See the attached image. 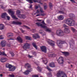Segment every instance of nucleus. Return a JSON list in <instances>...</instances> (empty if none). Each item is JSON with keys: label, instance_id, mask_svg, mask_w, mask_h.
Returning a JSON list of instances; mask_svg holds the SVG:
<instances>
[{"label": "nucleus", "instance_id": "obj_1", "mask_svg": "<svg viewBox=\"0 0 77 77\" xmlns=\"http://www.w3.org/2000/svg\"><path fill=\"white\" fill-rule=\"evenodd\" d=\"M36 24L38 26H40L41 27L45 29V31H46V32H51V29L47 28V27L46 26V25L44 21H43L41 23H36Z\"/></svg>", "mask_w": 77, "mask_h": 77}, {"label": "nucleus", "instance_id": "obj_2", "mask_svg": "<svg viewBox=\"0 0 77 77\" xmlns=\"http://www.w3.org/2000/svg\"><path fill=\"white\" fill-rule=\"evenodd\" d=\"M64 23L67 24L69 26H74L75 23L74 20L71 19H68L64 20Z\"/></svg>", "mask_w": 77, "mask_h": 77}, {"label": "nucleus", "instance_id": "obj_3", "mask_svg": "<svg viewBox=\"0 0 77 77\" xmlns=\"http://www.w3.org/2000/svg\"><path fill=\"white\" fill-rule=\"evenodd\" d=\"M7 68H9V70L10 71H14L15 69H16V67L14 66H12L11 65L9 64H7L6 65Z\"/></svg>", "mask_w": 77, "mask_h": 77}, {"label": "nucleus", "instance_id": "obj_4", "mask_svg": "<svg viewBox=\"0 0 77 77\" xmlns=\"http://www.w3.org/2000/svg\"><path fill=\"white\" fill-rule=\"evenodd\" d=\"M20 11L19 10H17V15L18 17L20 18H23L24 19L26 17L25 15L23 14H20Z\"/></svg>", "mask_w": 77, "mask_h": 77}, {"label": "nucleus", "instance_id": "obj_5", "mask_svg": "<svg viewBox=\"0 0 77 77\" xmlns=\"http://www.w3.org/2000/svg\"><path fill=\"white\" fill-rule=\"evenodd\" d=\"M8 12L9 13L11 14V15L12 17L14 19H15L16 20L18 19V18L16 17H15V16L14 15L15 14L14 11H12V9H10L8 10Z\"/></svg>", "mask_w": 77, "mask_h": 77}, {"label": "nucleus", "instance_id": "obj_6", "mask_svg": "<svg viewBox=\"0 0 77 77\" xmlns=\"http://www.w3.org/2000/svg\"><path fill=\"white\" fill-rule=\"evenodd\" d=\"M56 34L58 36H63L64 35L62 30L60 29H58L57 30Z\"/></svg>", "mask_w": 77, "mask_h": 77}, {"label": "nucleus", "instance_id": "obj_7", "mask_svg": "<svg viewBox=\"0 0 77 77\" xmlns=\"http://www.w3.org/2000/svg\"><path fill=\"white\" fill-rule=\"evenodd\" d=\"M57 44L59 48H63V46L62 45V44L63 43L62 41L60 40L57 41Z\"/></svg>", "mask_w": 77, "mask_h": 77}, {"label": "nucleus", "instance_id": "obj_8", "mask_svg": "<svg viewBox=\"0 0 77 77\" xmlns=\"http://www.w3.org/2000/svg\"><path fill=\"white\" fill-rule=\"evenodd\" d=\"M46 41L49 44L51 45V46H54V42H53L52 40L47 39H46Z\"/></svg>", "mask_w": 77, "mask_h": 77}, {"label": "nucleus", "instance_id": "obj_9", "mask_svg": "<svg viewBox=\"0 0 77 77\" xmlns=\"http://www.w3.org/2000/svg\"><path fill=\"white\" fill-rule=\"evenodd\" d=\"M58 63L61 65L63 63V58L62 57H60L59 58V59L57 60Z\"/></svg>", "mask_w": 77, "mask_h": 77}, {"label": "nucleus", "instance_id": "obj_10", "mask_svg": "<svg viewBox=\"0 0 77 77\" xmlns=\"http://www.w3.org/2000/svg\"><path fill=\"white\" fill-rule=\"evenodd\" d=\"M69 44L70 45V47L72 49H73L74 48V47H75V44L74 42L70 41L69 42Z\"/></svg>", "mask_w": 77, "mask_h": 77}, {"label": "nucleus", "instance_id": "obj_11", "mask_svg": "<svg viewBox=\"0 0 77 77\" xmlns=\"http://www.w3.org/2000/svg\"><path fill=\"white\" fill-rule=\"evenodd\" d=\"M40 8V11L41 12V13H43L44 12V11H43V10L40 7V5H35V9H38V8Z\"/></svg>", "mask_w": 77, "mask_h": 77}, {"label": "nucleus", "instance_id": "obj_12", "mask_svg": "<svg viewBox=\"0 0 77 77\" xmlns=\"http://www.w3.org/2000/svg\"><path fill=\"white\" fill-rule=\"evenodd\" d=\"M32 71V69L31 68H29V70H27L25 72H23V73L25 75H28L29 74L30 72H31Z\"/></svg>", "mask_w": 77, "mask_h": 77}, {"label": "nucleus", "instance_id": "obj_13", "mask_svg": "<svg viewBox=\"0 0 77 77\" xmlns=\"http://www.w3.org/2000/svg\"><path fill=\"white\" fill-rule=\"evenodd\" d=\"M41 48V50L44 53H46L47 52V48H46V47L44 46H42L40 47Z\"/></svg>", "mask_w": 77, "mask_h": 77}, {"label": "nucleus", "instance_id": "obj_14", "mask_svg": "<svg viewBox=\"0 0 77 77\" xmlns=\"http://www.w3.org/2000/svg\"><path fill=\"white\" fill-rule=\"evenodd\" d=\"M23 48H30V44L27 43L25 44L23 46Z\"/></svg>", "mask_w": 77, "mask_h": 77}, {"label": "nucleus", "instance_id": "obj_15", "mask_svg": "<svg viewBox=\"0 0 77 77\" xmlns=\"http://www.w3.org/2000/svg\"><path fill=\"white\" fill-rule=\"evenodd\" d=\"M12 24H13L21 25V22H18L17 21H13L12 22Z\"/></svg>", "mask_w": 77, "mask_h": 77}, {"label": "nucleus", "instance_id": "obj_16", "mask_svg": "<svg viewBox=\"0 0 77 77\" xmlns=\"http://www.w3.org/2000/svg\"><path fill=\"white\" fill-rule=\"evenodd\" d=\"M64 32L65 33H70V30H69V29L67 28H65L64 29Z\"/></svg>", "mask_w": 77, "mask_h": 77}, {"label": "nucleus", "instance_id": "obj_17", "mask_svg": "<svg viewBox=\"0 0 77 77\" xmlns=\"http://www.w3.org/2000/svg\"><path fill=\"white\" fill-rule=\"evenodd\" d=\"M33 38H34V39H36V38H39V35H38V34H36L33 35Z\"/></svg>", "mask_w": 77, "mask_h": 77}, {"label": "nucleus", "instance_id": "obj_18", "mask_svg": "<svg viewBox=\"0 0 77 77\" xmlns=\"http://www.w3.org/2000/svg\"><path fill=\"white\" fill-rule=\"evenodd\" d=\"M6 41H2L1 42V45L2 47H5V43Z\"/></svg>", "mask_w": 77, "mask_h": 77}, {"label": "nucleus", "instance_id": "obj_19", "mask_svg": "<svg viewBox=\"0 0 77 77\" xmlns=\"http://www.w3.org/2000/svg\"><path fill=\"white\" fill-rule=\"evenodd\" d=\"M40 12H41V11H40V10H37L36 11V13H33L32 14V15H36L37 14H39L40 13Z\"/></svg>", "mask_w": 77, "mask_h": 77}, {"label": "nucleus", "instance_id": "obj_20", "mask_svg": "<svg viewBox=\"0 0 77 77\" xmlns=\"http://www.w3.org/2000/svg\"><path fill=\"white\" fill-rule=\"evenodd\" d=\"M25 68H30L31 67V66H30V64H29V63H26L25 64Z\"/></svg>", "mask_w": 77, "mask_h": 77}, {"label": "nucleus", "instance_id": "obj_21", "mask_svg": "<svg viewBox=\"0 0 77 77\" xmlns=\"http://www.w3.org/2000/svg\"><path fill=\"white\" fill-rule=\"evenodd\" d=\"M58 19L60 20H63L64 19V17L63 15H60L58 17Z\"/></svg>", "mask_w": 77, "mask_h": 77}, {"label": "nucleus", "instance_id": "obj_22", "mask_svg": "<svg viewBox=\"0 0 77 77\" xmlns=\"http://www.w3.org/2000/svg\"><path fill=\"white\" fill-rule=\"evenodd\" d=\"M7 14L6 13H3L2 14L1 17L2 18H5Z\"/></svg>", "mask_w": 77, "mask_h": 77}, {"label": "nucleus", "instance_id": "obj_23", "mask_svg": "<svg viewBox=\"0 0 77 77\" xmlns=\"http://www.w3.org/2000/svg\"><path fill=\"white\" fill-rule=\"evenodd\" d=\"M17 39L20 42H23V39L20 36L17 38Z\"/></svg>", "mask_w": 77, "mask_h": 77}, {"label": "nucleus", "instance_id": "obj_24", "mask_svg": "<svg viewBox=\"0 0 77 77\" xmlns=\"http://www.w3.org/2000/svg\"><path fill=\"white\" fill-rule=\"evenodd\" d=\"M49 66H50V67H52V68L55 67V65H54V63H50L49 64Z\"/></svg>", "mask_w": 77, "mask_h": 77}, {"label": "nucleus", "instance_id": "obj_25", "mask_svg": "<svg viewBox=\"0 0 77 77\" xmlns=\"http://www.w3.org/2000/svg\"><path fill=\"white\" fill-rule=\"evenodd\" d=\"M5 29V26L3 24H0V30H3Z\"/></svg>", "mask_w": 77, "mask_h": 77}, {"label": "nucleus", "instance_id": "obj_26", "mask_svg": "<svg viewBox=\"0 0 77 77\" xmlns=\"http://www.w3.org/2000/svg\"><path fill=\"white\" fill-rule=\"evenodd\" d=\"M61 53L64 54L65 56H68V55H69V52H61Z\"/></svg>", "mask_w": 77, "mask_h": 77}, {"label": "nucleus", "instance_id": "obj_27", "mask_svg": "<svg viewBox=\"0 0 77 77\" xmlns=\"http://www.w3.org/2000/svg\"><path fill=\"white\" fill-rule=\"evenodd\" d=\"M32 45H33V47L35 48V49H36V50L38 49V47H37V46H36V43L35 42L33 43Z\"/></svg>", "mask_w": 77, "mask_h": 77}, {"label": "nucleus", "instance_id": "obj_28", "mask_svg": "<svg viewBox=\"0 0 77 77\" xmlns=\"http://www.w3.org/2000/svg\"><path fill=\"white\" fill-rule=\"evenodd\" d=\"M43 62L45 63V64H46L47 63V59H43Z\"/></svg>", "mask_w": 77, "mask_h": 77}, {"label": "nucleus", "instance_id": "obj_29", "mask_svg": "<svg viewBox=\"0 0 77 77\" xmlns=\"http://www.w3.org/2000/svg\"><path fill=\"white\" fill-rule=\"evenodd\" d=\"M25 38L26 39H27L28 40H31L32 39L31 37L29 36H25Z\"/></svg>", "mask_w": 77, "mask_h": 77}, {"label": "nucleus", "instance_id": "obj_30", "mask_svg": "<svg viewBox=\"0 0 77 77\" xmlns=\"http://www.w3.org/2000/svg\"><path fill=\"white\" fill-rule=\"evenodd\" d=\"M6 59L3 58H2L1 60V62H6Z\"/></svg>", "mask_w": 77, "mask_h": 77}, {"label": "nucleus", "instance_id": "obj_31", "mask_svg": "<svg viewBox=\"0 0 77 77\" xmlns=\"http://www.w3.org/2000/svg\"><path fill=\"white\" fill-rule=\"evenodd\" d=\"M33 1H34V2H35V3L37 2L39 3H40V4H42L41 3V0H33Z\"/></svg>", "mask_w": 77, "mask_h": 77}, {"label": "nucleus", "instance_id": "obj_32", "mask_svg": "<svg viewBox=\"0 0 77 77\" xmlns=\"http://www.w3.org/2000/svg\"><path fill=\"white\" fill-rule=\"evenodd\" d=\"M45 68H46L47 69H48V71H51V70L50 68H49V67L48 66H47L46 67H45Z\"/></svg>", "mask_w": 77, "mask_h": 77}, {"label": "nucleus", "instance_id": "obj_33", "mask_svg": "<svg viewBox=\"0 0 77 77\" xmlns=\"http://www.w3.org/2000/svg\"><path fill=\"white\" fill-rule=\"evenodd\" d=\"M69 16L71 18H73V17H74L75 16L74 15L72 14H69Z\"/></svg>", "mask_w": 77, "mask_h": 77}, {"label": "nucleus", "instance_id": "obj_34", "mask_svg": "<svg viewBox=\"0 0 77 77\" xmlns=\"http://www.w3.org/2000/svg\"><path fill=\"white\" fill-rule=\"evenodd\" d=\"M1 54H2V55H3V56H6V54H5V52H2L0 51V55H1Z\"/></svg>", "mask_w": 77, "mask_h": 77}, {"label": "nucleus", "instance_id": "obj_35", "mask_svg": "<svg viewBox=\"0 0 77 77\" xmlns=\"http://www.w3.org/2000/svg\"><path fill=\"white\" fill-rule=\"evenodd\" d=\"M11 34H12V33L10 32L7 33V37H8V38H9V37L10 36H12L11 35H11Z\"/></svg>", "mask_w": 77, "mask_h": 77}, {"label": "nucleus", "instance_id": "obj_36", "mask_svg": "<svg viewBox=\"0 0 77 77\" xmlns=\"http://www.w3.org/2000/svg\"><path fill=\"white\" fill-rule=\"evenodd\" d=\"M47 75H48V77H51L52 76V75H51V73H49L47 74Z\"/></svg>", "mask_w": 77, "mask_h": 77}, {"label": "nucleus", "instance_id": "obj_37", "mask_svg": "<svg viewBox=\"0 0 77 77\" xmlns=\"http://www.w3.org/2000/svg\"><path fill=\"white\" fill-rule=\"evenodd\" d=\"M4 37H5V36L3 35H0V39H4Z\"/></svg>", "mask_w": 77, "mask_h": 77}, {"label": "nucleus", "instance_id": "obj_38", "mask_svg": "<svg viewBox=\"0 0 77 77\" xmlns=\"http://www.w3.org/2000/svg\"><path fill=\"white\" fill-rule=\"evenodd\" d=\"M10 53L11 54L12 56H14V55H15L14 53L11 51H10Z\"/></svg>", "mask_w": 77, "mask_h": 77}, {"label": "nucleus", "instance_id": "obj_39", "mask_svg": "<svg viewBox=\"0 0 77 77\" xmlns=\"http://www.w3.org/2000/svg\"><path fill=\"white\" fill-rule=\"evenodd\" d=\"M26 1H27V2H28L30 3H33L32 0H26Z\"/></svg>", "mask_w": 77, "mask_h": 77}, {"label": "nucleus", "instance_id": "obj_40", "mask_svg": "<svg viewBox=\"0 0 77 77\" xmlns=\"http://www.w3.org/2000/svg\"><path fill=\"white\" fill-rule=\"evenodd\" d=\"M9 77H14L15 75H14V74H12L11 75H9Z\"/></svg>", "mask_w": 77, "mask_h": 77}, {"label": "nucleus", "instance_id": "obj_41", "mask_svg": "<svg viewBox=\"0 0 77 77\" xmlns=\"http://www.w3.org/2000/svg\"><path fill=\"white\" fill-rule=\"evenodd\" d=\"M23 27H25V28H26L27 29H30V28L26 26H25V25L23 26Z\"/></svg>", "mask_w": 77, "mask_h": 77}, {"label": "nucleus", "instance_id": "obj_42", "mask_svg": "<svg viewBox=\"0 0 77 77\" xmlns=\"http://www.w3.org/2000/svg\"><path fill=\"white\" fill-rule=\"evenodd\" d=\"M49 7L50 8H51V7H52V6H53V5H52V4L51 3H49Z\"/></svg>", "mask_w": 77, "mask_h": 77}, {"label": "nucleus", "instance_id": "obj_43", "mask_svg": "<svg viewBox=\"0 0 77 77\" xmlns=\"http://www.w3.org/2000/svg\"><path fill=\"white\" fill-rule=\"evenodd\" d=\"M40 69H41V68L39 67H38L37 68V70H38L39 71H40V72L41 71V70H40Z\"/></svg>", "mask_w": 77, "mask_h": 77}, {"label": "nucleus", "instance_id": "obj_44", "mask_svg": "<svg viewBox=\"0 0 77 77\" xmlns=\"http://www.w3.org/2000/svg\"><path fill=\"white\" fill-rule=\"evenodd\" d=\"M40 14H41V16H44V15H46V13H43Z\"/></svg>", "mask_w": 77, "mask_h": 77}, {"label": "nucleus", "instance_id": "obj_45", "mask_svg": "<svg viewBox=\"0 0 77 77\" xmlns=\"http://www.w3.org/2000/svg\"><path fill=\"white\" fill-rule=\"evenodd\" d=\"M59 13H60V14H65V13L63 11H59Z\"/></svg>", "mask_w": 77, "mask_h": 77}, {"label": "nucleus", "instance_id": "obj_46", "mask_svg": "<svg viewBox=\"0 0 77 77\" xmlns=\"http://www.w3.org/2000/svg\"><path fill=\"white\" fill-rule=\"evenodd\" d=\"M7 18L8 20H10L11 17L9 16H7Z\"/></svg>", "mask_w": 77, "mask_h": 77}, {"label": "nucleus", "instance_id": "obj_47", "mask_svg": "<svg viewBox=\"0 0 77 77\" xmlns=\"http://www.w3.org/2000/svg\"><path fill=\"white\" fill-rule=\"evenodd\" d=\"M32 77H38V75H32Z\"/></svg>", "mask_w": 77, "mask_h": 77}, {"label": "nucleus", "instance_id": "obj_48", "mask_svg": "<svg viewBox=\"0 0 77 77\" xmlns=\"http://www.w3.org/2000/svg\"><path fill=\"white\" fill-rule=\"evenodd\" d=\"M63 27H65V28H68V26H67L66 25L64 24L63 25Z\"/></svg>", "mask_w": 77, "mask_h": 77}, {"label": "nucleus", "instance_id": "obj_49", "mask_svg": "<svg viewBox=\"0 0 77 77\" xmlns=\"http://www.w3.org/2000/svg\"><path fill=\"white\" fill-rule=\"evenodd\" d=\"M48 56L50 57H53V55H52V54H49L48 55Z\"/></svg>", "mask_w": 77, "mask_h": 77}, {"label": "nucleus", "instance_id": "obj_50", "mask_svg": "<svg viewBox=\"0 0 77 77\" xmlns=\"http://www.w3.org/2000/svg\"><path fill=\"white\" fill-rule=\"evenodd\" d=\"M71 30H72V31L73 32H75V29L72 27L71 28Z\"/></svg>", "mask_w": 77, "mask_h": 77}, {"label": "nucleus", "instance_id": "obj_51", "mask_svg": "<svg viewBox=\"0 0 77 77\" xmlns=\"http://www.w3.org/2000/svg\"><path fill=\"white\" fill-rule=\"evenodd\" d=\"M28 57H29V58H32V57H33V56H31L30 55H28Z\"/></svg>", "mask_w": 77, "mask_h": 77}, {"label": "nucleus", "instance_id": "obj_52", "mask_svg": "<svg viewBox=\"0 0 77 77\" xmlns=\"http://www.w3.org/2000/svg\"><path fill=\"white\" fill-rule=\"evenodd\" d=\"M52 57H56V55L55 54H52Z\"/></svg>", "mask_w": 77, "mask_h": 77}, {"label": "nucleus", "instance_id": "obj_53", "mask_svg": "<svg viewBox=\"0 0 77 77\" xmlns=\"http://www.w3.org/2000/svg\"><path fill=\"white\" fill-rule=\"evenodd\" d=\"M31 32H35V29H32L31 30Z\"/></svg>", "mask_w": 77, "mask_h": 77}, {"label": "nucleus", "instance_id": "obj_54", "mask_svg": "<svg viewBox=\"0 0 77 77\" xmlns=\"http://www.w3.org/2000/svg\"><path fill=\"white\" fill-rule=\"evenodd\" d=\"M39 16H41V14H38L36 16V17H39Z\"/></svg>", "mask_w": 77, "mask_h": 77}, {"label": "nucleus", "instance_id": "obj_55", "mask_svg": "<svg viewBox=\"0 0 77 77\" xmlns=\"http://www.w3.org/2000/svg\"><path fill=\"white\" fill-rule=\"evenodd\" d=\"M45 9H46V8H47V5H45L44 6Z\"/></svg>", "mask_w": 77, "mask_h": 77}, {"label": "nucleus", "instance_id": "obj_56", "mask_svg": "<svg viewBox=\"0 0 77 77\" xmlns=\"http://www.w3.org/2000/svg\"><path fill=\"white\" fill-rule=\"evenodd\" d=\"M71 2H72V3H75V2L73 0H70Z\"/></svg>", "mask_w": 77, "mask_h": 77}, {"label": "nucleus", "instance_id": "obj_57", "mask_svg": "<svg viewBox=\"0 0 77 77\" xmlns=\"http://www.w3.org/2000/svg\"><path fill=\"white\" fill-rule=\"evenodd\" d=\"M0 77H3V74H0Z\"/></svg>", "mask_w": 77, "mask_h": 77}, {"label": "nucleus", "instance_id": "obj_58", "mask_svg": "<svg viewBox=\"0 0 77 77\" xmlns=\"http://www.w3.org/2000/svg\"><path fill=\"white\" fill-rule=\"evenodd\" d=\"M35 64L37 65H38V63H39L38 62L37 63H35Z\"/></svg>", "mask_w": 77, "mask_h": 77}, {"label": "nucleus", "instance_id": "obj_59", "mask_svg": "<svg viewBox=\"0 0 77 77\" xmlns=\"http://www.w3.org/2000/svg\"><path fill=\"white\" fill-rule=\"evenodd\" d=\"M32 5H30V7H29V8H32Z\"/></svg>", "mask_w": 77, "mask_h": 77}, {"label": "nucleus", "instance_id": "obj_60", "mask_svg": "<svg viewBox=\"0 0 77 77\" xmlns=\"http://www.w3.org/2000/svg\"><path fill=\"white\" fill-rule=\"evenodd\" d=\"M37 21H41V20H39V19H38L37 20Z\"/></svg>", "mask_w": 77, "mask_h": 77}, {"label": "nucleus", "instance_id": "obj_61", "mask_svg": "<svg viewBox=\"0 0 77 77\" xmlns=\"http://www.w3.org/2000/svg\"><path fill=\"white\" fill-rule=\"evenodd\" d=\"M21 31H22V32L23 33V32H24V31H23V30L21 29Z\"/></svg>", "mask_w": 77, "mask_h": 77}, {"label": "nucleus", "instance_id": "obj_62", "mask_svg": "<svg viewBox=\"0 0 77 77\" xmlns=\"http://www.w3.org/2000/svg\"><path fill=\"white\" fill-rule=\"evenodd\" d=\"M8 40H14V39H8Z\"/></svg>", "mask_w": 77, "mask_h": 77}, {"label": "nucleus", "instance_id": "obj_63", "mask_svg": "<svg viewBox=\"0 0 77 77\" xmlns=\"http://www.w3.org/2000/svg\"><path fill=\"white\" fill-rule=\"evenodd\" d=\"M71 66L72 67V65H71Z\"/></svg>", "mask_w": 77, "mask_h": 77}, {"label": "nucleus", "instance_id": "obj_64", "mask_svg": "<svg viewBox=\"0 0 77 77\" xmlns=\"http://www.w3.org/2000/svg\"><path fill=\"white\" fill-rule=\"evenodd\" d=\"M40 33H42V32H40Z\"/></svg>", "mask_w": 77, "mask_h": 77}]
</instances>
